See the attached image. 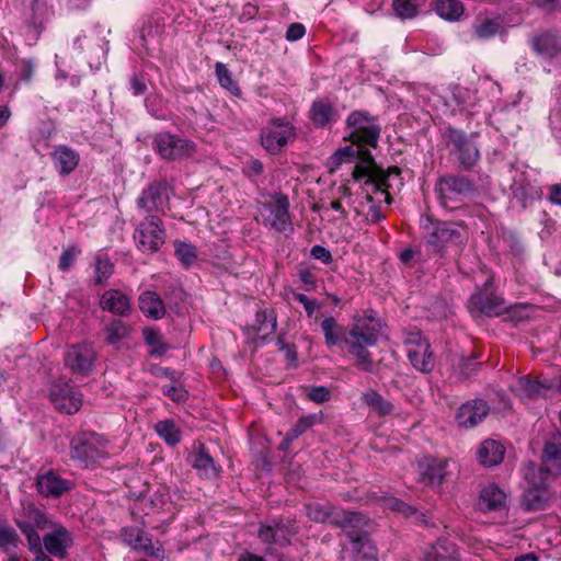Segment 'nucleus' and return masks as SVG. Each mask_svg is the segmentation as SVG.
Wrapping results in <instances>:
<instances>
[{
  "label": "nucleus",
  "instance_id": "4468645a",
  "mask_svg": "<svg viewBox=\"0 0 561 561\" xmlns=\"http://www.w3.org/2000/svg\"><path fill=\"white\" fill-rule=\"evenodd\" d=\"M96 352L91 343H78L64 355L65 366L75 375L87 376L93 370Z\"/></svg>",
  "mask_w": 561,
  "mask_h": 561
},
{
  "label": "nucleus",
  "instance_id": "1a4fd4ad",
  "mask_svg": "<svg viewBox=\"0 0 561 561\" xmlns=\"http://www.w3.org/2000/svg\"><path fill=\"white\" fill-rule=\"evenodd\" d=\"M443 140L457 157L459 164L465 169H471L480 158L479 150L470 135L463 130L448 126L444 129Z\"/></svg>",
  "mask_w": 561,
  "mask_h": 561
},
{
  "label": "nucleus",
  "instance_id": "a211bd4d",
  "mask_svg": "<svg viewBox=\"0 0 561 561\" xmlns=\"http://www.w3.org/2000/svg\"><path fill=\"white\" fill-rule=\"evenodd\" d=\"M72 543L73 537L71 533L60 523L43 537V548L45 551L58 559L67 558L68 550Z\"/></svg>",
  "mask_w": 561,
  "mask_h": 561
},
{
  "label": "nucleus",
  "instance_id": "3c124183",
  "mask_svg": "<svg viewBox=\"0 0 561 561\" xmlns=\"http://www.w3.org/2000/svg\"><path fill=\"white\" fill-rule=\"evenodd\" d=\"M275 545L286 546L290 538L296 535L294 525L274 523Z\"/></svg>",
  "mask_w": 561,
  "mask_h": 561
},
{
  "label": "nucleus",
  "instance_id": "9b49d317",
  "mask_svg": "<svg viewBox=\"0 0 561 561\" xmlns=\"http://www.w3.org/2000/svg\"><path fill=\"white\" fill-rule=\"evenodd\" d=\"M296 136L295 127L284 118L272 119L261 130V144L270 153H278Z\"/></svg>",
  "mask_w": 561,
  "mask_h": 561
},
{
  "label": "nucleus",
  "instance_id": "f8f14e48",
  "mask_svg": "<svg viewBox=\"0 0 561 561\" xmlns=\"http://www.w3.org/2000/svg\"><path fill=\"white\" fill-rule=\"evenodd\" d=\"M153 146L162 159L170 161L190 157L195 152L193 141L169 131L158 133L153 138Z\"/></svg>",
  "mask_w": 561,
  "mask_h": 561
},
{
  "label": "nucleus",
  "instance_id": "c03bdc74",
  "mask_svg": "<svg viewBox=\"0 0 561 561\" xmlns=\"http://www.w3.org/2000/svg\"><path fill=\"white\" fill-rule=\"evenodd\" d=\"M130 333L129 325L121 320H114L107 324L105 329L106 342L108 344H116L119 341L128 337Z\"/></svg>",
  "mask_w": 561,
  "mask_h": 561
},
{
  "label": "nucleus",
  "instance_id": "4d7b16f0",
  "mask_svg": "<svg viewBox=\"0 0 561 561\" xmlns=\"http://www.w3.org/2000/svg\"><path fill=\"white\" fill-rule=\"evenodd\" d=\"M162 392L174 402H182L187 397L186 390L181 386H164Z\"/></svg>",
  "mask_w": 561,
  "mask_h": 561
},
{
  "label": "nucleus",
  "instance_id": "b1692460",
  "mask_svg": "<svg viewBox=\"0 0 561 561\" xmlns=\"http://www.w3.org/2000/svg\"><path fill=\"white\" fill-rule=\"evenodd\" d=\"M50 157L55 169L62 176L73 172L80 161L78 151L66 145L57 146Z\"/></svg>",
  "mask_w": 561,
  "mask_h": 561
},
{
  "label": "nucleus",
  "instance_id": "58836bf2",
  "mask_svg": "<svg viewBox=\"0 0 561 561\" xmlns=\"http://www.w3.org/2000/svg\"><path fill=\"white\" fill-rule=\"evenodd\" d=\"M425 561H458L455 545L438 541L426 552Z\"/></svg>",
  "mask_w": 561,
  "mask_h": 561
},
{
  "label": "nucleus",
  "instance_id": "6e6d98bb",
  "mask_svg": "<svg viewBox=\"0 0 561 561\" xmlns=\"http://www.w3.org/2000/svg\"><path fill=\"white\" fill-rule=\"evenodd\" d=\"M19 77L24 82H30L35 72V65L31 59H22L18 64Z\"/></svg>",
  "mask_w": 561,
  "mask_h": 561
},
{
  "label": "nucleus",
  "instance_id": "a878e982",
  "mask_svg": "<svg viewBox=\"0 0 561 561\" xmlns=\"http://www.w3.org/2000/svg\"><path fill=\"white\" fill-rule=\"evenodd\" d=\"M505 446L495 439H484L478 447L477 459L483 467H494L502 462Z\"/></svg>",
  "mask_w": 561,
  "mask_h": 561
},
{
  "label": "nucleus",
  "instance_id": "338daca9",
  "mask_svg": "<svg viewBox=\"0 0 561 561\" xmlns=\"http://www.w3.org/2000/svg\"><path fill=\"white\" fill-rule=\"evenodd\" d=\"M259 537L265 543H275L274 524L261 525L259 529Z\"/></svg>",
  "mask_w": 561,
  "mask_h": 561
},
{
  "label": "nucleus",
  "instance_id": "7c9ffc66",
  "mask_svg": "<svg viewBox=\"0 0 561 561\" xmlns=\"http://www.w3.org/2000/svg\"><path fill=\"white\" fill-rule=\"evenodd\" d=\"M531 47L546 59H553L561 55V41L552 33H543L534 37Z\"/></svg>",
  "mask_w": 561,
  "mask_h": 561
},
{
  "label": "nucleus",
  "instance_id": "473e14b6",
  "mask_svg": "<svg viewBox=\"0 0 561 561\" xmlns=\"http://www.w3.org/2000/svg\"><path fill=\"white\" fill-rule=\"evenodd\" d=\"M541 463L551 476H561V443L547 442L542 449Z\"/></svg>",
  "mask_w": 561,
  "mask_h": 561
},
{
  "label": "nucleus",
  "instance_id": "ea45409f",
  "mask_svg": "<svg viewBox=\"0 0 561 561\" xmlns=\"http://www.w3.org/2000/svg\"><path fill=\"white\" fill-rule=\"evenodd\" d=\"M362 399L365 404L380 416L389 415L394 410L393 404L375 390H368L363 394Z\"/></svg>",
  "mask_w": 561,
  "mask_h": 561
},
{
  "label": "nucleus",
  "instance_id": "69168bd1",
  "mask_svg": "<svg viewBox=\"0 0 561 561\" xmlns=\"http://www.w3.org/2000/svg\"><path fill=\"white\" fill-rule=\"evenodd\" d=\"M295 300L301 304L309 317H311L314 311L318 309V306L314 301L310 300L305 294L296 293L294 294Z\"/></svg>",
  "mask_w": 561,
  "mask_h": 561
},
{
  "label": "nucleus",
  "instance_id": "4c0bfd02",
  "mask_svg": "<svg viewBox=\"0 0 561 561\" xmlns=\"http://www.w3.org/2000/svg\"><path fill=\"white\" fill-rule=\"evenodd\" d=\"M323 416L321 413H312L301 416L286 433L287 443H293L300 435L306 433L309 428L316 424L322 423Z\"/></svg>",
  "mask_w": 561,
  "mask_h": 561
},
{
  "label": "nucleus",
  "instance_id": "f704fd0d",
  "mask_svg": "<svg viewBox=\"0 0 561 561\" xmlns=\"http://www.w3.org/2000/svg\"><path fill=\"white\" fill-rule=\"evenodd\" d=\"M433 10L446 21L456 22L465 13V7L459 0H436Z\"/></svg>",
  "mask_w": 561,
  "mask_h": 561
},
{
  "label": "nucleus",
  "instance_id": "7ed1b4c3",
  "mask_svg": "<svg viewBox=\"0 0 561 561\" xmlns=\"http://www.w3.org/2000/svg\"><path fill=\"white\" fill-rule=\"evenodd\" d=\"M382 322L374 310H367L355 318L353 325L344 337L348 353L356 358V366L365 371H373L374 360L368 351L375 346L382 334Z\"/></svg>",
  "mask_w": 561,
  "mask_h": 561
},
{
  "label": "nucleus",
  "instance_id": "393cba45",
  "mask_svg": "<svg viewBox=\"0 0 561 561\" xmlns=\"http://www.w3.org/2000/svg\"><path fill=\"white\" fill-rule=\"evenodd\" d=\"M445 459L437 460L432 457H424L419 461V473L421 480L431 485H439L446 474Z\"/></svg>",
  "mask_w": 561,
  "mask_h": 561
},
{
  "label": "nucleus",
  "instance_id": "2eb2a0df",
  "mask_svg": "<svg viewBox=\"0 0 561 561\" xmlns=\"http://www.w3.org/2000/svg\"><path fill=\"white\" fill-rule=\"evenodd\" d=\"M49 399L58 411L67 414L78 412L82 405V394L80 391L65 381L51 383Z\"/></svg>",
  "mask_w": 561,
  "mask_h": 561
},
{
  "label": "nucleus",
  "instance_id": "aec40b11",
  "mask_svg": "<svg viewBox=\"0 0 561 561\" xmlns=\"http://www.w3.org/2000/svg\"><path fill=\"white\" fill-rule=\"evenodd\" d=\"M309 118L312 124L318 128L331 126L339 118L337 110L334 104L325 98L317 99L312 102Z\"/></svg>",
  "mask_w": 561,
  "mask_h": 561
},
{
  "label": "nucleus",
  "instance_id": "a18cd8bd",
  "mask_svg": "<svg viewBox=\"0 0 561 561\" xmlns=\"http://www.w3.org/2000/svg\"><path fill=\"white\" fill-rule=\"evenodd\" d=\"M174 253L181 264L186 268L195 262L197 256L194 245L180 240L174 241Z\"/></svg>",
  "mask_w": 561,
  "mask_h": 561
},
{
  "label": "nucleus",
  "instance_id": "5fc2aeb1",
  "mask_svg": "<svg viewBox=\"0 0 561 561\" xmlns=\"http://www.w3.org/2000/svg\"><path fill=\"white\" fill-rule=\"evenodd\" d=\"M331 397V391L324 386L311 387L307 392V398L316 403H323Z\"/></svg>",
  "mask_w": 561,
  "mask_h": 561
},
{
  "label": "nucleus",
  "instance_id": "052dcab7",
  "mask_svg": "<svg viewBox=\"0 0 561 561\" xmlns=\"http://www.w3.org/2000/svg\"><path fill=\"white\" fill-rule=\"evenodd\" d=\"M306 34V27L301 23H291L286 31V39L288 42H296L302 38Z\"/></svg>",
  "mask_w": 561,
  "mask_h": 561
},
{
  "label": "nucleus",
  "instance_id": "c85d7f7f",
  "mask_svg": "<svg viewBox=\"0 0 561 561\" xmlns=\"http://www.w3.org/2000/svg\"><path fill=\"white\" fill-rule=\"evenodd\" d=\"M506 494L495 484L484 486L479 496L478 506L483 512L501 511L505 506Z\"/></svg>",
  "mask_w": 561,
  "mask_h": 561
},
{
  "label": "nucleus",
  "instance_id": "79ce46f5",
  "mask_svg": "<svg viewBox=\"0 0 561 561\" xmlns=\"http://www.w3.org/2000/svg\"><path fill=\"white\" fill-rule=\"evenodd\" d=\"M157 434L170 446H175L181 442V431L173 420L167 419L156 423Z\"/></svg>",
  "mask_w": 561,
  "mask_h": 561
},
{
  "label": "nucleus",
  "instance_id": "f03ea898",
  "mask_svg": "<svg viewBox=\"0 0 561 561\" xmlns=\"http://www.w3.org/2000/svg\"><path fill=\"white\" fill-rule=\"evenodd\" d=\"M308 517L316 523H329L333 526L347 530L348 539L359 550L367 548V558L376 561V550L367 538L368 518L357 512L333 507L329 504L310 503L306 505Z\"/></svg>",
  "mask_w": 561,
  "mask_h": 561
},
{
  "label": "nucleus",
  "instance_id": "5701e85b",
  "mask_svg": "<svg viewBox=\"0 0 561 561\" xmlns=\"http://www.w3.org/2000/svg\"><path fill=\"white\" fill-rule=\"evenodd\" d=\"M188 461L202 478L214 479L219 474L218 467L203 444L192 451Z\"/></svg>",
  "mask_w": 561,
  "mask_h": 561
},
{
  "label": "nucleus",
  "instance_id": "de8ad7c7",
  "mask_svg": "<svg viewBox=\"0 0 561 561\" xmlns=\"http://www.w3.org/2000/svg\"><path fill=\"white\" fill-rule=\"evenodd\" d=\"M215 71H216L218 81L224 89H227L233 95H237V96L240 95L241 90H240L239 85L237 84V82L233 80L229 69L227 68V66L225 64L217 62L215 65Z\"/></svg>",
  "mask_w": 561,
  "mask_h": 561
},
{
  "label": "nucleus",
  "instance_id": "39448f33",
  "mask_svg": "<svg viewBox=\"0 0 561 561\" xmlns=\"http://www.w3.org/2000/svg\"><path fill=\"white\" fill-rule=\"evenodd\" d=\"M257 214L261 222L277 232L293 231L289 199L283 193L270 195V199L259 203Z\"/></svg>",
  "mask_w": 561,
  "mask_h": 561
},
{
  "label": "nucleus",
  "instance_id": "f3484780",
  "mask_svg": "<svg viewBox=\"0 0 561 561\" xmlns=\"http://www.w3.org/2000/svg\"><path fill=\"white\" fill-rule=\"evenodd\" d=\"M168 185L165 182H153L145 190L136 201L137 207L148 215L163 213V206L168 203Z\"/></svg>",
  "mask_w": 561,
  "mask_h": 561
},
{
  "label": "nucleus",
  "instance_id": "bf43d9fd",
  "mask_svg": "<svg viewBox=\"0 0 561 561\" xmlns=\"http://www.w3.org/2000/svg\"><path fill=\"white\" fill-rule=\"evenodd\" d=\"M78 253H79V251L76 250L75 248L66 249L61 253L60 259H59V264H58L59 270H61V271L69 270V267L76 261Z\"/></svg>",
  "mask_w": 561,
  "mask_h": 561
},
{
  "label": "nucleus",
  "instance_id": "13d9d810",
  "mask_svg": "<svg viewBox=\"0 0 561 561\" xmlns=\"http://www.w3.org/2000/svg\"><path fill=\"white\" fill-rule=\"evenodd\" d=\"M129 90L135 96L142 95L147 90L145 78L138 73H134L129 80Z\"/></svg>",
  "mask_w": 561,
  "mask_h": 561
},
{
  "label": "nucleus",
  "instance_id": "2f4dec72",
  "mask_svg": "<svg viewBox=\"0 0 561 561\" xmlns=\"http://www.w3.org/2000/svg\"><path fill=\"white\" fill-rule=\"evenodd\" d=\"M135 536L129 539V545L137 550L142 551L145 554L154 558L163 557V549L159 541H152L151 536L141 529L133 530Z\"/></svg>",
  "mask_w": 561,
  "mask_h": 561
},
{
  "label": "nucleus",
  "instance_id": "72a5a7b5",
  "mask_svg": "<svg viewBox=\"0 0 561 561\" xmlns=\"http://www.w3.org/2000/svg\"><path fill=\"white\" fill-rule=\"evenodd\" d=\"M522 473L526 486L547 488L548 477L551 474L546 467H537L534 462L527 461L522 466Z\"/></svg>",
  "mask_w": 561,
  "mask_h": 561
},
{
  "label": "nucleus",
  "instance_id": "774afa93",
  "mask_svg": "<svg viewBox=\"0 0 561 561\" xmlns=\"http://www.w3.org/2000/svg\"><path fill=\"white\" fill-rule=\"evenodd\" d=\"M385 219V215L381 211L379 205H371L367 213V220L370 224H378Z\"/></svg>",
  "mask_w": 561,
  "mask_h": 561
},
{
  "label": "nucleus",
  "instance_id": "4be33fe9",
  "mask_svg": "<svg viewBox=\"0 0 561 561\" xmlns=\"http://www.w3.org/2000/svg\"><path fill=\"white\" fill-rule=\"evenodd\" d=\"M100 307L113 314L127 317L131 310L130 298L118 289L106 290L100 299Z\"/></svg>",
  "mask_w": 561,
  "mask_h": 561
},
{
  "label": "nucleus",
  "instance_id": "a19ab883",
  "mask_svg": "<svg viewBox=\"0 0 561 561\" xmlns=\"http://www.w3.org/2000/svg\"><path fill=\"white\" fill-rule=\"evenodd\" d=\"M25 516L37 530H50L59 524L58 522L54 520L51 516L48 515L45 511L39 510L34 505H31L25 510Z\"/></svg>",
  "mask_w": 561,
  "mask_h": 561
},
{
  "label": "nucleus",
  "instance_id": "e433bc0d",
  "mask_svg": "<svg viewBox=\"0 0 561 561\" xmlns=\"http://www.w3.org/2000/svg\"><path fill=\"white\" fill-rule=\"evenodd\" d=\"M549 497L547 488L525 486L522 504L527 511L540 510Z\"/></svg>",
  "mask_w": 561,
  "mask_h": 561
},
{
  "label": "nucleus",
  "instance_id": "e2e57ef3",
  "mask_svg": "<svg viewBox=\"0 0 561 561\" xmlns=\"http://www.w3.org/2000/svg\"><path fill=\"white\" fill-rule=\"evenodd\" d=\"M310 254H311V256L313 259L319 260V261H321L324 264H329V263L332 262V254H331V252L327 248H324L322 245H319V244L313 245L311 248Z\"/></svg>",
  "mask_w": 561,
  "mask_h": 561
},
{
  "label": "nucleus",
  "instance_id": "0eeeda50",
  "mask_svg": "<svg viewBox=\"0 0 561 561\" xmlns=\"http://www.w3.org/2000/svg\"><path fill=\"white\" fill-rule=\"evenodd\" d=\"M468 308L472 316L499 317L507 313L511 319H520L522 311L525 310L526 306L515 305L510 307L504 298L479 290L470 297Z\"/></svg>",
  "mask_w": 561,
  "mask_h": 561
},
{
  "label": "nucleus",
  "instance_id": "603ef678",
  "mask_svg": "<svg viewBox=\"0 0 561 561\" xmlns=\"http://www.w3.org/2000/svg\"><path fill=\"white\" fill-rule=\"evenodd\" d=\"M481 366L480 362L476 360V357L461 358L457 364V370L462 379H469L472 377Z\"/></svg>",
  "mask_w": 561,
  "mask_h": 561
},
{
  "label": "nucleus",
  "instance_id": "423d86ee",
  "mask_svg": "<svg viewBox=\"0 0 561 561\" xmlns=\"http://www.w3.org/2000/svg\"><path fill=\"white\" fill-rule=\"evenodd\" d=\"M136 248L145 254L158 252L165 243L167 231L159 215H147L133 234Z\"/></svg>",
  "mask_w": 561,
  "mask_h": 561
},
{
  "label": "nucleus",
  "instance_id": "412c9836",
  "mask_svg": "<svg viewBox=\"0 0 561 561\" xmlns=\"http://www.w3.org/2000/svg\"><path fill=\"white\" fill-rule=\"evenodd\" d=\"M552 387V383L531 379L529 376L515 378L510 385L511 391L522 399H533L539 396H545L546 391Z\"/></svg>",
  "mask_w": 561,
  "mask_h": 561
},
{
  "label": "nucleus",
  "instance_id": "09e8293b",
  "mask_svg": "<svg viewBox=\"0 0 561 561\" xmlns=\"http://www.w3.org/2000/svg\"><path fill=\"white\" fill-rule=\"evenodd\" d=\"M392 9L400 20L413 19L419 13V5L415 0H392Z\"/></svg>",
  "mask_w": 561,
  "mask_h": 561
},
{
  "label": "nucleus",
  "instance_id": "8fccbe9b",
  "mask_svg": "<svg viewBox=\"0 0 561 561\" xmlns=\"http://www.w3.org/2000/svg\"><path fill=\"white\" fill-rule=\"evenodd\" d=\"M21 539L15 529L7 524H0V547L9 551V547L18 548Z\"/></svg>",
  "mask_w": 561,
  "mask_h": 561
},
{
  "label": "nucleus",
  "instance_id": "c756f323",
  "mask_svg": "<svg viewBox=\"0 0 561 561\" xmlns=\"http://www.w3.org/2000/svg\"><path fill=\"white\" fill-rule=\"evenodd\" d=\"M505 32V27L500 18L478 16L472 25V34L476 39L488 41Z\"/></svg>",
  "mask_w": 561,
  "mask_h": 561
},
{
  "label": "nucleus",
  "instance_id": "0e129e2a",
  "mask_svg": "<svg viewBox=\"0 0 561 561\" xmlns=\"http://www.w3.org/2000/svg\"><path fill=\"white\" fill-rule=\"evenodd\" d=\"M263 172V163L260 160L253 159L245 163L243 173L249 176H257Z\"/></svg>",
  "mask_w": 561,
  "mask_h": 561
},
{
  "label": "nucleus",
  "instance_id": "6e6552de",
  "mask_svg": "<svg viewBox=\"0 0 561 561\" xmlns=\"http://www.w3.org/2000/svg\"><path fill=\"white\" fill-rule=\"evenodd\" d=\"M435 191L439 204L444 208L454 209L453 203L462 202L465 198L472 196L477 188L473 181L465 175L447 174L439 178Z\"/></svg>",
  "mask_w": 561,
  "mask_h": 561
},
{
  "label": "nucleus",
  "instance_id": "49530a36",
  "mask_svg": "<svg viewBox=\"0 0 561 561\" xmlns=\"http://www.w3.org/2000/svg\"><path fill=\"white\" fill-rule=\"evenodd\" d=\"M144 337L146 344L150 347V355L160 357L168 351V345L162 341V336L157 330H145Z\"/></svg>",
  "mask_w": 561,
  "mask_h": 561
},
{
  "label": "nucleus",
  "instance_id": "37998d69",
  "mask_svg": "<svg viewBox=\"0 0 561 561\" xmlns=\"http://www.w3.org/2000/svg\"><path fill=\"white\" fill-rule=\"evenodd\" d=\"M387 506L394 512L402 514L403 516L411 518L415 523L426 524L425 515L417 508L404 503L399 499H390L387 501Z\"/></svg>",
  "mask_w": 561,
  "mask_h": 561
},
{
  "label": "nucleus",
  "instance_id": "864d4df0",
  "mask_svg": "<svg viewBox=\"0 0 561 561\" xmlns=\"http://www.w3.org/2000/svg\"><path fill=\"white\" fill-rule=\"evenodd\" d=\"M114 272V266L108 259L98 257L95 263V283L103 284Z\"/></svg>",
  "mask_w": 561,
  "mask_h": 561
},
{
  "label": "nucleus",
  "instance_id": "680f3d73",
  "mask_svg": "<svg viewBox=\"0 0 561 561\" xmlns=\"http://www.w3.org/2000/svg\"><path fill=\"white\" fill-rule=\"evenodd\" d=\"M28 549L32 553H34V557L45 552L43 549V538L39 537L37 530L33 531L26 537Z\"/></svg>",
  "mask_w": 561,
  "mask_h": 561
},
{
  "label": "nucleus",
  "instance_id": "20e7f679",
  "mask_svg": "<svg viewBox=\"0 0 561 561\" xmlns=\"http://www.w3.org/2000/svg\"><path fill=\"white\" fill-rule=\"evenodd\" d=\"M110 440L95 432H82L70 442V457L82 468H93L108 458Z\"/></svg>",
  "mask_w": 561,
  "mask_h": 561
},
{
  "label": "nucleus",
  "instance_id": "6ab92c4d",
  "mask_svg": "<svg viewBox=\"0 0 561 561\" xmlns=\"http://www.w3.org/2000/svg\"><path fill=\"white\" fill-rule=\"evenodd\" d=\"M71 488V481L61 478L54 471H47L36 479V489L45 497H60L69 492Z\"/></svg>",
  "mask_w": 561,
  "mask_h": 561
},
{
  "label": "nucleus",
  "instance_id": "ddd939ff",
  "mask_svg": "<svg viewBox=\"0 0 561 561\" xmlns=\"http://www.w3.org/2000/svg\"><path fill=\"white\" fill-rule=\"evenodd\" d=\"M407 355L413 366L420 373L428 374L435 367V357L431 345L420 332H412L407 339Z\"/></svg>",
  "mask_w": 561,
  "mask_h": 561
},
{
  "label": "nucleus",
  "instance_id": "dca6fc26",
  "mask_svg": "<svg viewBox=\"0 0 561 561\" xmlns=\"http://www.w3.org/2000/svg\"><path fill=\"white\" fill-rule=\"evenodd\" d=\"M491 408L489 403L481 398H476L463 402L456 411V424L463 430H471L481 424L489 415Z\"/></svg>",
  "mask_w": 561,
  "mask_h": 561
},
{
  "label": "nucleus",
  "instance_id": "9d476101",
  "mask_svg": "<svg viewBox=\"0 0 561 561\" xmlns=\"http://www.w3.org/2000/svg\"><path fill=\"white\" fill-rule=\"evenodd\" d=\"M421 227L425 231V241L435 251H442L448 243H461V233L457 225L434 219L426 215L421 218Z\"/></svg>",
  "mask_w": 561,
  "mask_h": 561
},
{
  "label": "nucleus",
  "instance_id": "cd10ccee",
  "mask_svg": "<svg viewBox=\"0 0 561 561\" xmlns=\"http://www.w3.org/2000/svg\"><path fill=\"white\" fill-rule=\"evenodd\" d=\"M277 328L276 316L273 310H259L255 314V324L252 325L251 330L253 333V340H260L265 342L272 336Z\"/></svg>",
  "mask_w": 561,
  "mask_h": 561
},
{
  "label": "nucleus",
  "instance_id": "c9c22d12",
  "mask_svg": "<svg viewBox=\"0 0 561 561\" xmlns=\"http://www.w3.org/2000/svg\"><path fill=\"white\" fill-rule=\"evenodd\" d=\"M321 330L324 334L328 347H332L337 345L340 342H344V337L347 336L344 328L341 327L333 317H328L322 320Z\"/></svg>",
  "mask_w": 561,
  "mask_h": 561
},
{
  "label": "nucleus",
  "instance_id": "bb28decb",
  "mask_svg": "<svg viewBox=\"0 0 561 561\" xmlns=\"http://www.w3.org/2000/svg\"><path fill=\"white\" fill-rule=\"evenodd\" d=\"M140 311L152 320H160L165 316L167 309L161 297L152 290H146L138 297Z\"/></svg>",
  "mask_w": 561,
  "mask_h": 561
},
{
  "label": "nucleus",
  "instance_id": "f257e3e1",
  "mask_svg": "<svg viewBox=\"0 0 561 561\" xmlns=\"http://www.w3.org/2000/svg\"><path fill=\"white\" fill-rule=\"evenodd\" d=\"M350 129L348 139L351 145L340 148L331 157V163L339 167L345 161L353 159L358 160L353 171L355 180H366V184H373L376 190L385 192L387 187V179L391 174L399 175L400 169L394 167L389 170L388 174L378 168L370 151L366 147L376 148L381 133V127L376 117L370 116L367 112L354 111L346 119Z\"/></svg>",
  "mask_w": 561,
  "mask_h": 561
}]
</instances>
